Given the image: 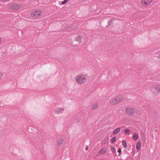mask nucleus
Wrapping results in <instances>:
<instances>
[{
	"label": "nucleus",
	"mask_w": 160,
	"mask_h": 160,
	"mask_svg": "<svg viewBox=\"0 0 160 160\" xmlns=\"http://www.w3.org/2000/svg\"><path fill=\"white\" fill-rule=\"evenodd\" d=\"M86 78L84 75L80 74L78 75L76 78V80L77 82L79 84H82L86 81Z\"/></svg>",
	"instance_id": "f257e3e1"
},
{
	"label": "nucleus",
	"mask_w": 160,
	"mask_h": 160,
	"mask_svg": "<svg viewBox=\"0 0 160 160\" xmlns=\"http://www.w3.org/2000/svg\"><path fill=\"white\" fill-rule=\"evenodd\" d=\"M122 100V98L121 96H118L112 99L110 101V103L112 105L116 104Z\"/></svg>",
	"instance_id": "f03ea898"
},
{
	"label": "nucleus",
	"mask_w": 160,
	"mask_h": 160,
	"mask_svg": "<svg viewBox=\"0 0 160 160\" xmlns=\"http://www.w3.org/2000/svg\"><path fill=\"white\" fill-rule=\"evenodd\" d=\"M42 11L40 10H34L31 13V16L33 18H36L40 16L42 14Z\"/></svg>",
	"instance_id": "7ed1b4c3"
},
{
	"label": "nucleus",
	"mask_w": 160,
	"mask_h": 160,
	"mask_svg": "<svg viewBox=\"0 0 160 160\" xmlns=\"http://www.w3.org/2000/svg\"><path fill=\"white\" fill-rule=\"evenodd\" d=\"M137 110L131 108H127L126 109V113L130 115H132L137 112Z\"/></svg>",
	"instance_id": "20e7f679"
},
{
	"label": "nucleus",
	"mask_w": 160,
	"mask_h": 160,
	"mask_svg": "<svg viewBox=\"0 0 160 160\" xmlns=\"http://www.w3.org/2000/svg\"><path fill=\"white\" fill-rule=\"evenodd\" d=\"M152 0H142L141 4L143 6H147L150 4Z\"/></svg>",
	"instance_id": "39448f33"
},
{
	"label": "nucleus",
	"mask_w": 160,
	"mask_h": 160,
	"mask_svg": "<svg viewBox=\"0 0 160 160\" xmlns=\"http://www.w3.org/2000/svg\"><path fill=\"white\" fill-rule=\"evenodd\" d=\"M10 8L12 10H18L20 8V5L17 3H13L10 6Z\"/></svg>",
	"instance_id": "423d86ee"
},
{
	"label": "nucleus",
	"mask_w": 160,
	"mask_h": 160,
	"mask_svg": "<svg viewBox=\"0 0 160 160\" xmlns=\"http://www.w3.org/2000/svg\"><path fill=\"white\" fill-rule=\"evenodd\" d=\"M64 109L62 108H57L55 109V112L57 114L62 113Z\"/></svg>",
	"instance_id": "0eeeda50"
},
{
	"label": "nucleus",
	"mask_w": 160,
	"mask_h": 160,
	"mask_svg": "<svg viewBox=\"0 0 160 160\" xmlns=\"http://www.w3.org/2000/svg\"><path fill=\"white\" fill-rule=\"evenodd\" d=\"M63 140L62 138H58L57 140L58 144L59 146L61 145L63 143Z\"/></svg>",
	"instance_id": "6e6552de"
},
{
	"label": "nucleus",
	"mask_w": 160,
	"mask_h": 160,
	"mask_svg": "<svg viewBox=\"0 0 160 160\" xmlns=\"http://www.w3.org/2000/svg\"><path fill=\"white\" fill-rule=\"evenodd\" d=\"M120 128H116L113 131V134L114 135L117 134L120 132Z\"/></svg>",
	"instance_id": "1a4fd4ad"
},
{
	"label": "nucleus",
	"mask_w": 160,
	"mask_h": 160,
	"mask_svg": "<svg viewBox=\"0 0 160 160\" xmlns=\"http://www.w3.org/2000/svg\"><path fill=\"white\" fill-rule=\"evenodd\" d=\"M106 152V150L105 148H103L101 149L98 152V153L102 154Z\"/></svg>",
	"instance_id": "9d476101"
},
{
	"label": "nucleus",
	"mask_w": 160,
	"mask_h": 160,
	"mask_svg": "<svg viewBox=\"0 0 160 160\" xmlns=\"http://www.w3.org/2000/svg\"><path fill=\"white\" fill-rule=\"evenodd\" d=\"M141 144L140 142H138L136 144V149L137 150H139L141 147Z\"/></svg>",
	"instance_id": "9b49d317"
},
{
	"label": "nucleus",
	"mask_w": 160,
	"mask_h": 160,
	"mask_svg": "<svg viewBox=\"0 0 160 160\" xmlns=\"http://www.w3.org/2000/svg\"><path fill=\"white\" fill-rule=\"evenodd\" d=\"M98 106L97 103H94L93 104L92 107V109H96L98 108Z\"/></svg>",
	"instance_id": "f8f14e48"
},
{
	"label": "nucleus",
	"mask_w": 160,
	"mask_h": 160,
	"mask_svg": "<svg viewBox=\"0 0 160 160\" xmlns=\"http://www.w3.org/2000/svg\"><path fill=\"white\" fill-rule=\"evenodd\" d=\"M138 139V136L136 133H135L133 135V139L134 140H136Z\"/></svg>",
	"instance_id": "ddd939ff"
},
{
	"label": "nucleus",
	"mask_w": 160,
	"mask_h": 160,
	"mask_svg": "<svg viewBox=\"0 0 160 160\" xmlns=\"http://www.w3.org/2000/svg\"><path fill=\"white\" fill-rule=\"evenodd\" d=\"M122 144L124 148H126L127 147V143L126 141L125 140H124L122 142Z\"/></svg>",
	"instance_id": "4468645a"
},
{
	"label": "nucleus",
	"mask_w": 160,
	"mask_h": 160,
	"mask_svg": "<svg viewBox=\"0 0 160 160\" xmlns=\"http://www.w3.org/2000/svg\"><path fill=\"white\" fill-rule=\"evenodd\" d=\"M81 37L79 36L76 37L75 38L76 40L78 42H80L81 41Z\"/></svg>",
	"instance_id": "2eb2a0df"
},
{
	"label": "nucleus",
	"mask_w": 160,
	"mask_h": 160,
	"mask_svg": "<svg viewBox=\"0 0 160 160\" xmlns=\"http://www.w3.org/2000/svg\"><path fill=\"white\" fill-rule=\"evenodd\" d=\"M124 131L126 134H128L130 133V131L128 129H125Z\"/></svg>",
	"instance_id": "dca6fc26"
},
{
	"label": "nucleus",
	"mask_w": 160,
	"mask_h": 160,
	"mask_svg": "<svg viewBox=\"0 0 160 160\" xmlns=\"http://www.w3.org/2000/svg\"><path fill=\"white\" fill-rule=\"evenodd\" d=\"M116 137H113L111 139V142H112V143H114V142H115V141H116Z\"/></svg>",
	"instance_id": "f3484780"
},
{
	"label": "nucleus",
	"mask_w": 160,
	"mask_h": 160,
	"mask_svg": "<svg viewBox=\"0 0 160 160\" xmlns=\"http://www.w3.org/2000/svg\"><path fill=\"white\" fill-rule=\"evenodd\" d=\"M114 20L113 19H111L108 22V23L109 25H110L113 22Z\"/></svg>",
	"instance_id": "a211bd4d"
},
{
	"label": "nucleus",
	"mask_w": 160,
	"mask_h": 160,
	"mask_svg": "<svg viewBox=\"0 0 160 160\" xmlns=\"http://www.w3.org/2000/svg\"><path fill=\"white\" fill-rule=\"evenodd\" d=\"M111 151L113 153H115L116 152V150L115 148L113 147H112L111 149Z\"/></svg>",
	"instance_id": "6ab92c4d"
},
{
	"label": "nucleus",
	"mask_w": 160,
	"mask_h": 160,
	"mask_svg": "<svg viewBox=\"0 0 160 160\" xmlns=\"http://www.w3.org/2000/svg\"><path fill=\"white\" fill-rule=\"evenodd\" d=\"M155 89V91L157 92H158L160 91V88L156 87Z\"/></svg>",
	"instance_id": "aec40b11"
},
{
	"label": "nucleus",
	"mask_w": 160,
	"mask_h": 160,
	"mask_svg": "<svg viewBox=\"0 0 160 160\" xmlns=\"http://www.w3.org/2000/svg\"><path fill=\"white\" fill-rule=\"evenodd\" d=\"M118 152L119 153L118 154V156H120L121 155V150L120 148H119L118 151Z\"/></svg>",
	"instance_id": "412c9836"
},
{
	"label": "nucleus",
	"mask_w": 160,
	"mask_h": 160,
	"mask_svg": "<svg viewBox=\"0 0 160 160\" xmlns=\"http://www.w3.org/2000/svg\"><path fill=\"white\" fill-rule=\"evenodd\" d=\"M67 2L66 0H64V1L62 2L61 3L62 4H65Z\"/></svg>",
	"instance_id": "4be33fe9"
},
{
	"label": "nucleus",
	"mask_w": 160,
	"mask_h": 160,
	"mask_svg": "<svg viewBox=\"0 0 160 160\" xmlns=\"http://www.w3.org/2000/svg\"><path fill=\"white\" fill-rule=\"evenodd\" d=\"M3 74L0 73V79H1L2 76Z\"/></svg>",
	"instance_id": "5701e85b"
},
{
	"label": "nucleus",
	"mask_w": 160,
	"mask_h": 160,
	"mask_svg": "<svg viewBox=\"0 0 160 160\" xmlns=\"http://www.w3.org/2000/svg\"><path fill=\"white\" fill-rule=\"evenodd\" d=\"M88 146H86L85 147V149L86 150H88Z\"/></svg>",
	"instance_id": "b1692460"
},
{
	"label": "nucleus",
	"mask_w": 160,
	"mask_h": 160,
	"mask_svg": "<svg viewBox=\"0 0 160 160\" xmlns=\"http://www.w3.org/2000/svg\"><path fill=\"white\" fill-rule=\"evenodd\" d=\"M2 41V39L0 37V43Z\"/></svg>",
	"instance_id": "393cba45"
},
{
	"label": "nucleus",
	"mask_w": 160,
	"mask_h": 160,
	"mask_svg": "<svg viewBox=\"0 0 160 160\" xmlns=\"http://www.w3.org/2000/svg\"><path fill=\"white\" fill-rule=\"evenodd\" d=\"M66 1H67V2H68L69 0H66Z\"/></svg>",
	"instance_id": "a878e982"
}]
</instances>
